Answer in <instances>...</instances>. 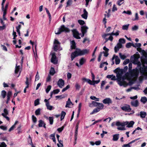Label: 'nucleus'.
<instances>
[{
	"instance_id": "obj_1",
	"label": "nucleus",
	"mask_w": 147,
	"mask_h": 147,
	"mask_svg": "<svg viewBox=\"0 0 147 147\" xmlns=\"http://www.w3.org/2000/svg\"><path fill=\"white\" fill-rule=\"evenodd\" d=\"M129 71L126 72L124 76L125 77V79H127L128 80H130L134 79L137 78L139 75V70L138 68H136L132 69V64L129 63L128 65Z\"/></svg>"
},
{
	"instance_id": "obj_2",
	"label": "nucleus",
	"mask_w": 147,
	"mask_h": 147,
	"mask_svg": "<svg viewBox=\"0 0 147 147\" xmlns=\"http://www.w3.org/2000/svg\"><path fill=\"white\" fill-rule=\"evenodd\" d=\"M89 51V50L87 49L81 50L80 49H76V51L72 53L71 54V61H73L76 57L87 54L88 53Z\"/></svg>"
},
{
	"instance_id": "obj_3",
	"label": "nucleus",
	"mask_w": 147,
	"mask_h": 147,
	"mask_svg": "<svg viewBox=\"0 0 147 147\" xmlns=\"http://www.w3.org/2000/svg\"><path fill=\"white\" fill-rule=\"evenodd\" d=\"M69 31L70 30L68 28L66 27L64 25H62L60 27L55 30V33L56 34H59L63 32H69Z\"/></svg>"
},
{
	"instance_id": "obj_4",
	"label": "nucleus",
	"mask_w": 147,
	"mask_h": 147,
	"mask_svg": "<svg viewBox=\"0 0 147 147\" xmlns=\"http://www.w3.org/2000/svg\"><path fill=\"white\" fill-rule=\"evenodd\" d=\"M140 57V56H132L131 58L133 63L135 64H137L138 67L141 65V64L140 62L138 61V59Z\"/></svg>"
},
{
	"instance_id": "obj_5",
	"label": "nucleus",
	"mask_w": 147,
	"mask_h": 147,
	"mask_svg": "<svg viewBox=\"0 0 147 147\" xmlns=\"http://www.w3.org/2000/svg\"><path fill=\"white\" fill-rule=\"evenodd\" d=\"M121 108L123 110L127 112H130L131 109L130 106L128 105H125L121 107Z\"/></svg>"
},
{
	"instance_id": "obj_6",
	"label": "nucleus",
	"mask_w": 147,
	"mask_h": 147,
	"mask_svg": "<svg viewBox=\"0 0 147 147\" xmlns=\"http://www.w3.org/2000/svg\"><path fill=\"white\" fill-rule=\"evenodd\" d=\"M72 32L73 33L74 36L77 39H80L81 38L79 36V35H81V34H79L78 32L75 29H74L72 30Z\"/></svg>"
},
{
	"instance_id": "obj_7",
	"label": "nucleus",
	"mask_w": 147,
	"mask_h": 147,
	"mask_svg": "<svg viewBox=\"0 0 147 147\" xmlns=\"http://www.w3.org/2000/svg\"><path fill=\"white\" fill-rule=\"evenodd\" d=\"M52 58L51 59V62L56 64L57 63V61L56 59V56L55 55V53H53L52 54Z\"/></svg>"
},
{
	"instance_id": "obj_8",
	"label": "nucleus",
	"mask_w": 147,
	"mask_h": 147,
	"mask_svg": "<svg viewBox=\"0 0 147 147\" xmlns=\"http://www.w3.org/2000/svg\"><path fill=\"white\" fill-rule=\"evenodd\" d=\"M60 44V42L59 41L56 40L55 39V41L54 42L53 45V49L55 51H56L58 50V45Z\"/></svg>"
},
{
	"instance_id": "obj_9",
	"label": "nucleus",
	"mask_w": 147,
	"mask_h": 147,
	"mask_svg": "<svg viewBox=\"0 0 147 147\" xmlns=\"http://www.w3.org/2000/svg\"><path fill=\"white\" fill-rule=\"evenodd\" d=\"M49 99H50L48 100H47L45 99L44 100V102L46 103V105L47 107V109L50 110H51L53 109V107L52 106L50 105H49V102L48 101V100Z\"/></svg>"
},
{
	"instance_id": "obj_10",
	"label": "nucleus",
	"mask_w": 147,
	"mask_h": 147,
	"mask_svg": "<svg viewBox=\"0 0 147 147\" xmlns=\"http://www.w3.org/2000/svg\"><path fill=\"white\" fill-rule=\"evenodd\" d=\"M57 85L60 88H62L64 85V82L62 79H60L57 82Z\"/></svg>"
},
{
	"instance_id": "obj_11",
	"label": "nucleus",
	"mask_w": 147,
	"mask_h": 147,
	"mask_svg": "<svg viewBox=\"0 0 147 147\" xmlns=\"http://www.w3.org/2000/svg\"><path fill=\"white\" fill-rule=\"evenodd\" d=\"M122 47V45L120 43H118L114 47V51L115 53H117L119 50V49Z\"/></svg>"
},
{
	"instance_id": "obj_12",
	"label": "nucleus",
	"mask_w": 147,
	"mask_h": 147,
	"mask_svg": "<svg viewBox=\"0 0 147 147\" xmlns=\"http://www.w3.org/2000/svg\"><path fill=\"white\" fill-rule=\"evenodd\" d=\"M103 103L105 104H109L112 103L111 100L109 98H106L102 100Z\"/></svg>"
},
{
	"instance_id": "obj_13",
	"label": "nucleus",
	"mask_w": 147,
	"mask_h": 147,
	"mask_svg": "<svg viewBox=\"0 0 147 147\" xmlns=\"http://www.w3.org/2000/svg\"><path fill=\"white\" fill-rule=\"evenodd\" d=\"M128 123V121L124 122L122 123L117 121L116 122V125L117 126H124L127 125Z\"/></svg>"
},
{
	"instance_id": "obj_14",
	"label": "nucleus",
	"mask_w": 147,
	"mask_h": 147,
	"mask_svg": "<svg viewBox=\"0 0 147 147\" xmlns=\"http://www.w3.org/2000/svg\"><path fill=\"white\" fill-rule=\"evenodd\" d=\"M118 83L120 86H123L125 87H126L128 85L127 83L123 81H119Z\"/></svg>"
},
{
	"instance_id": "obj_15",
	"label": "nucleus",
	"mask_w": 147,
	"mask_h": 147,
	"mask_svg": "<svg viewBox=\"0 0 147 147\" xmlns=\"http://www.w3.org/2000/svg\"><path fill=\"white\" fill-rule=\"evenodd\" d=\"M84 13L81 16L82 18L87 19L88 17V13L85 9H84L83 10Z\"/></svg>"
},
{
	"instance_id": "obj_16",
	"label": "nucleus",
	"mask_w": 147,
	"mask_h": 147,
	"mask_svg": "<svg viewBox=\"0 0 147 147\" xmlns=\"http://www.w3.org/2000/svg\"><path fill=\"white\" fill-rule=\"evenodd\" d=\"M131 104L132 106L136 107L138 106V102L137 100H132L131 102Z\"/></svg>"
},
{
	"instance_id": "obj_17",
	"label": "nucleus",
	"mask_w": 147,
	"mask_h": 147,
	"mask_svg": "<svg viewBox=\"0 0 147 147\" xmlns=\"http://www.w3.org/2000/svg\"><path fill=\"white\" fill-rule=\"evenodd\" d=\"M88 28V27L86 26H81V30L82 32H84L86 33L87 32V30Z\"/></svg>"
},
{
	"instance_id": "obj_18",
	"label": "nucleus",
	"mask_w": 147,
	"mask_h": 147,
	"mask_svg": "<svg viewBox=\"0 0 147 147\" xmlns=\"http://www.w3.org/2000/svg\"><path fill=\"white\" fill-rule=\"evenodd\" d=\"M82 80L84 82H87L90 85H92V81L88 79H87L86 78H84L82 79Z\"/></svg>"
},
{
	"instance_id": "obj_19",
	"label": "nucleus",
	"mask_w": 147,
	"mask_h": 147,
	"mask_svg": "<svg viewBox=\"0 0 147 147\" xmlns=\"http://www.w3.org/2000/svg\"><path fill=\"white\" fill-rule=\"evenodd\" d=\"M39 123L38 126L39 127L43 126L45 128H46L45 124L42 120H40L39 121Z\"/></svg>"
},
{
	"instance_id": "obj_20",
	"label": "nucleus",
	"mask_w": 147,
	"mask_h": 147,
	"mask_svg": "<svg viewBox=\"0 0 147 147\" xmlns=\"http://www.w3.org/2000/svg\"><path fill=\"white\" fill-rule=\"evenodd\" d=\"M138 115H140V117L142 118H145L146 115V113L144 111H141L140 114Z\"/></svg>"
},
{
	"instance_id": "obj_21",
	"label": "nucleus",
	"mask_w": 147,
	"mask_h": 147,
	"mask_svg": "<svg viewBox=\"0 0 147 147\" xmlns=\"http://www.w3.org/2000/svg\"><path fill=\"white\" fill-rule=\"evenodd\" d=\"M71 105H73V104L72 102L71 101L70 99L69 98L68 99V100L66 102V105H65L66 107H70L69 106Z\"/></svg>"
},
{
	"instance_id": "obj_22",
	"label": "nucleus",
	"mask_w": 147,
	"mask_h": 147,
	"mask_svg": "<svg viewBox=\"0 0 147 147\" xmlns=\"http://www.w3.org/2000/svg\"><path fill=\"white\" fill-rule=\"evenodd\" d=\"M71 48V49H75L76 48V43L74 40H72L70 42Z\"/></svg>"
},
{
	"instance_id": "obj_23",
	"label": "nucleus",
	"mask_w": 147,
	"mask_h": 147,
	"mask_svg": "<svg viewBox=\"0 0 147 147\" xmlns=\"http://www.w3.org/2000/svg\"><path fill=\"white\" fill-rule=\"evenodd\" d=\"M119 134H115L113 136V141H117L119 138Z\"/></svg>"
},
{
	"instance_id": "obj_24",
	"label": "nucleus",
	"mask_w": 147,
	"mask_h": 147,
	"mask_svg": "<svg viewBox=\"0 0 147 147\" xmlns=\"http://www.w3.org/2000/svg\"><path fill=\"white\" fill-rule=\"evenodd\" d=\"M109 35L111 36H112L113 35H114V31H113L111 33L105 34L102 35V36L103 38H105L107 36Z\"/></svg>"
},
{
	"instance_id": "obj_25",
	"label": "nucleus",
	"mask_w": 147,
	"mask_h": 147,
	"mask_svg": "<svg viewBox=\"0 0 147 147\" xmlns=\"http://www.w3.org/2000/svg\"><path fill=\"white\" fill-rule=\"evenodd\" d=\"M86 59L84 58H82L79 60V63L80 65H83L86 62Z\"/></svg>"
},
{
	"instance_id": "obj_26",
	"label": "nucleus",
	"mask_w": 147,
	"mask_h": 147,
	"mask_svg": "<svg viewBox=\"0 0 147 147\" xmlns=\"http://www.w3.org/2000/svg\"><path fill=\"white\" fill-rule=\"evenodd\" d=\"M18 123V121H16L15 122L14 124L11 127L9 130V131L10 132L15 127L16 125Z\"/></svg>"
},
{
	"instance_id": "obj_27",
	"label": "nucleus",
	"mask_w": 147,
	"mask_h": 147,
	"mask_svg": "<svg viewBox=\"0 0 147 147\" xmlns=\"http://www.w3.org/2000/svg\"><path fill=\"white\" fill-rule=\"evenodd\" d=\"M107 78H111L112 80H115L116 77L113 75H108L107 76Z\"/></svg>"
},
{
	"instance_id": "obj_28",
	"label": "nucleus",
	"mask_w": 147,
	"mask_h": 147,
	"mask_svg": "<svg viewBox=\"0 0 147 147\" xmlns=\"http://www.w3.org/2000/svg\"><path fill=\"white\" fill-rule=\"evenodd\" d=\"M134 123V122L133 121H131L129 123L128 122L127 125V127H133V126Z\"/></svg>"
},
{
	"instance_id": "obj_29",
	"label": "nucleus",
	"mask_w": 147,
	"mask_h": 147,
	"mask_svg": "<svg viewBox=\"0 0 147 147\" xmlns=\"http://www.w3.org/2000/svg\"><path fill=\"white\" fill-rule=\"evenodd\" d=\"M120 61V60L118 56H116L115 57V63L116 65L119 64Z\"/></svg>"
},
{
	"instance_id": "obj_30",
	"label": "nucleus",
	"mask_w": 147,
	"mask_h": 147,
	"mask_svg": "<svg viewBox=\"0 0 147 147\" xmlns=\"http://www.w3.org/2000/svg\"><path fill=\"white\" fill-rule=\"evenodd\" d=\"M9 4V2H7L6 3L5 6V8H4V7L3 8V9H2L3 12H7V10L8 7V6Z\"/></svg>"
},
{
	"instance_id": "obj_31",
	"label": "nucleus",
	"mask_w": 147,
	"mask_h": 147,
	"mask_svg": "<svg viewBox=\"0 0 147 147\" xmlns=\"http://www.w3.org/2000/svg\"><path fill=\"white\" fill-rule=\"evenodd\" d=\"M49 73L50 75L52 76H53L54 74L55 73V71L54 68L52 67H51Z\"/></svg>"
},
{
	"instance_id": "obj_32",
	"label": "nucleus",
	"mask_w": 147,
	"mask_h": 147,
	"mask_svg": "<svg viewBox=\"0 0 147 147\" xmlns=\"http://www.w3.org/2000/svg\"><path fill=\"white\" fill-rule=\"evenodd\" d=\"M97 105V106H98V107L97 108H99L100 110L102 109L104 106V105L102 103L99 102Z\"/></svg>"
},
{
	"instance_id": "obj_33",
	"label": "nucleus",
	"mask_w": 147,
	"mask_h": 147,
	"mask_svg": "<svg viewBox=\"0 0 147 147\" xmlns=\"http://www.w3.org/2000/svg\"><path fill=\"white\" fill-rule=\"evenodd\" d=\"M20 69V66L18 65L17 66V64H16V67H15V73L16 74H17L18 73Z\"/></svg>"
},
{
	"instance_id": "obj_34",
	"label": "nucleus",
	"mask_w": 147,
	"mask_h": 147,
	"mask_svg": "<svg viewBox=\"0 0 147 147\" xmlns=\"http://www.w3.org/2000/svg\"><path fill=\"white\" fill-rule=\"evenodd\" d=\"M50 138H51V139L53 140V141L55 142V143H56V140L55 138V134H52L50 135Z\"/></svg>"
},
{
	"instance_id": "obj_35",
	"label": "nucleus",
	"mask_w": 147,
	"mask_h": 147,
	"mask_svg": "<svg viewBox=\"0 0 147 147\" xmlns=\"http://www.w3.org/2000/svg\"><path fill=\"white\" fill-rule=\"evenodd\" d=\"M66 113L65 112L63 111H62L61 112V120L64 119V117Z\"/></svg>"
},
{
	"instance_id": "obj_36",
	"label": "nucleus",
	"mask_w": 147,
	"mask_h": 147,
	"mask_svg": "<svg viewBox=\"0 0 147 147\" xmlns=\"http://www.w3.org/2000/svg\"><path fill=\"white\" fill-rule=\"evenodd\" d=\"M141 101L144 103H145L147 101V99L146 97H142L141 99Z\"/></svg>"
},
{
	"instance_id": "obj_37",
	"label": "nucleus",
	"mask_w": 147,
	"mask_h": 147,
	"mask_svg": "<svg viewBox=\"0 0 147 147\" xmlns=\"http://www.w3.org/2000/svg\"><path fill=\"white\" fill-rule=\"evenodd\" d=\"M140 72L142 74H144L146 72V69L144 67H141L140 69Z\"/></svg>"
},
{
	"instance_id": "obj_38",
	"label": "nucleus",
	"mask_w": 147,
	"mask_h": 147,
	"mask_svg": "<svg viewBox=\"0 0 147 147\" xmlns=\"http://www.w3.org/2000/svg\"><path fill=\"white\" fill-rule=\"evenodd\" d=\"M6 94V92L5 90H3L1 91V95L3 98L5 97Z\"/></svg>"
},
{
	"instance_id": "obj_39",
	"label": "nucleus",
	"mask_w": 147,
	"mask_h": 147,
	"mask_svg": "<svg viewBox=\"0 0 147 147\" xmlns=\"http://www.w3.org/2000/svg\"><path fill=\"white\" fill-rule=\"evenodd\" d=\"M104 38L106 40L105 42H106L108 40H110L111 41H112L113 39V37L112 36H110L108 38H107L105 37V38Z\"/></svg>"
},
{
	"instance_id": "obj_40",
	"label": "nucleus",
	"mask_w": 147,
	"mask_h": 147,
	"mask_svg": "<svg viewBox=\"0 0 147 147\" xmlns=\"http://www.w3.org/2000/svg\"><path fill=\"white\" fill-rule=\"evenodd\" d=\"M132 46H133L134 47H140L141 46V44L140 43H136L135 44H132Z\"/></svg>"
},
{
	"instance_id": "obj_41",
	"label": "nucleus",
	"mask_w": 147,
	"mask_h": 147,
	"mask_svg": "<svg viewBox=\"0 0 147 147\" xmlns=\"http://www.w3.org/2000/svg\"><path fill=\"white\" fill-rule=\"evenodd\" d=\"M90 98L92 100H94L96 101H98L99 100V98H96L95 96H91L90 97Z\"/></svg>"
},
{
	"instance_id": "obj_42",
	"label": "nucleus",
	"mask_w": 147,
	"mask_h": 147,
	"mask_svg": "<svg viewBox=\"0 0 147 147\" xmlns=\"http://www.w3.org/2000/svg\"><path fill=\"white\" fill-rule=\"evenodd\" d=\"M40 109L39 108L36 110L35 113L36 115H38L40 114Z\"/></svg>"
},
{
	"instance_id": "obj_43",
	"label": "nucleus",
	"mask_w": 147,
	"mask_h": 147,
	"mask_svg": "<svg viewBox=\"0 0 147 147\" xmlns=\"http://www.w3.org/2000/svg\"><path fill=\"white\" fill-rule=\"evenodd\" d=\"M78 130L76 129L75 131V141H76L77 139V136H78Z\"/></svg>"
},
{
	"instance_id": "obj_44",
	"label": "nucleus",
	"mask_w": 147,
	"mask_h": 147,
	"mask_svg": "<svg viewBox=\"0 0 147 147\" xmlns=\"http://www.w3.org/2000/svg\"><path fill=\"white\" fill-rule=\"evenodd\" d=\"M119 43L121 44H124L125 42V40L124 38H120L119 40Z\"/></svg>"
},
{
	"instance_id": "obj_45",
	"label": "nucleus",
	"mask_w": 147,
	"mask_h": 147,
	"mask_svg": "<svg viewBox=\"0 0 147 147\" xmlns=\"http://www.w3.org/2000/svg\"><path fill=\"white\" fill-rule=\"evenodd\" d=\"M124 0H119L117 1V4L119 6L121 5L123 3Z\"/></svg>"
},
{
	"instance_id": "obj_46",
	"label": "nucleus",
	"mask_w": 147,
	"mask_h": 147,
	"mask_svg": "<svg viewBox=\"0 0 147 147\" xmlns=\"http://www.w3.org/2000/svg\"><path fill=\"white\" fill-rule=\"evenodd\" d=\"M119 55L120 58L123 60L126 57L125 55H122L121 53H119Z\"/></svg>"
},
{
	"instance_id": "obj_47",
	"label": "nucleus",
	"mask_w": 147,
	"mask_h": 147,
	"mask_svg": "<svg viewBox=\"0 0 147 147\" xmlns=\"http://www.w3.org/2000/svg\"><path fill=\"white\" fill-rule=\"evenodd\" d=\"M129 25V24L123 25L122 26V29L123 30H127Z\"/></svg>"
},
{
	"instance_id": "obj_48",
	"label": "nucleus",
	"mask_w": 147,
	"mask_h": 147,
	"mask_svg": "<svg viewBox=\"0 0 147 147\" xmlns=\"http://www.w3.org/2000/svg\"><path fill=\"white\" fill-rule=\"evenodd\" d=\"M49 119L50 122V124L51 125L52 124L53 121V117H49Z\"/></svg>"
},
{
	"instance_id": "obj_49",
	"label": "nucleus",
	"mask_w": 147,
	"mask_h": 147,
	"mask_svg": "<svg viewBox=\"0 0 147 147\" xmlns=\"http://www.w3.org/2000/svg\"><path fill=\"white\" fill-rule=\"evenodd\" d=\"M100 80L99 79L97 80H94L92 81V85H94L95 84H97L100 82Z\"/></svg>"
},
{
	"instance_id": "obj_50",
	"label": "nucleus",
	"mask_w": 147,
	"mask_h": 147,
	"mask_svg": "<svg viewBox=\"0 0 147 147\" xmlns=\"http://www.w3.org/2000/svg\"><path fill=\"white\" fill-rule=\"evenodd\" d=\"M51 86L50 85H49L48 86L47 88L46 89V91L47 93H48L49 91L51 89Z\"/></svg>"
},
{
	"instance_id": "obj_51",
	"label": "nucleus",
	"mask_w": 147,
	"mask_h": 147,
	"mask_svg": "<svg viewBox=\"0 0 147 147\" xmlns=\"http://www.w3.org/2000/svg\"><path fill=\"white\" fill-rule=\"evenodd\" d=\"M75 87L76 89L78 90H79L80 88V85L78 83L76 84Z\"/></svg>"
},
{
	"instance_id": "obj_52",
	"label": "nucleus",
	"mask_w": 147,
	"mask_h": 147,
	"mask_svg": "<svg viewBox=\"0 0 147 147\" xmlns=\"http://www.w3.org/2000/svg\"><path fill=\"white\" fill-rule=\"evenodd\" d=\"M78 22L81 25H83L85 23L84 21L82 20H78Z\"/></svg>"
},
{
	"instance_id": "obj_53",
	"label": "nucleus",
	"mask_w": 147,
	"mask_h": 147,
	"mask_svg": "<svg viewBox=\"0 0 147 147\" xmlns=\"http://www.w3.org/2000/svg\"><path fill=\"white\" fill-rule=\"evenodd\" d=\"M39 100L38 99H37L35 100L34 102V105L35 106H37L39 104Z\"/></svg>"
},
{
	"instance_id": "obj_54",
	"label": "nucleus",
	"mask_w": 147,
	"mask_h": 147,
	"mask_svg": "<svg viewBox=\"0 0 147 147\" xmlns=\"http://www.w3.org/2000/svg\"><path fill=\"white\" fill-rule=\"evenodd\" d=\"M137 50L140 52H142L144 53L145 52V51L144 50H142V49L140 47H138L137 49Z\"/></svg>"
},
{
	"instance_id": "obj_55",
	"label": "nucleus",
	"mask_w": 147,
	"mask_h": 147,
	"mask_svg": "<svg viewBox=\"0 0 147 147\" xmlns=\"http://www.w3.org/2000/svg\"><path fill=\"white\" fill-rule=\"evenodd\" d=\"M140 130L141 131H142V129L139 127H137L133 131L132 133V134H134V133L136 132L137 130Z\"/></svg>"
},
{
	"instance_id": "obj_56",
	"label": "nucleus",
	"mask_w": 147,
	"mask_h": 147,
	"mask_svg": "<svg viewBox=\"0 0 147 147\" xmlns=\"http://www.w3.org/2000/svg\"><path fill=\"white\" fill-rule=\"evenodd\" d=\"M70 86L69 85H67L65 88H63L62 90V92H63L64 91H65L66 90H67L69 88H70Z\"/></svg>"
},
{
	"instance_id": "obj_57",
	"label": "nucleus",
	"mask_w": 147,
	"mask_h": 147,
	"mask_svg": "<svg viewBox=\"0 0 147 147\" xmlns=\"http://www.w3.org/2000/svg\"><path fill=\"white\" fill-rule=\"evenodd\" d=\"M139 20V17L138 16V14L137 13H135V18L133 19V21H135L138 20Z\"/></svg>"
},
{
	"instance_id": "obj_58",
	"label": "nucleus",
	"mask_w": 147,
	"mask_h": 147,
	"mask_svg": "<svg viewBox=\"0 0 147 147\" xmlns=\"http://www.w3.org/2000/svg\"><path fill=\"white\" fill-rule=\"evenodd\" d=\"M26 84L27 85L26 88H28L29 87V84L28 82V77L26 78V81L25 82Z\"/></svg>"
},
{
	"instance_id": "obj_59",
	"label": "nucleus",
	"mask_w": 147,
	"mask_h": 147,
	"mask_svg": "<svg viewBox=\"0 0 147 147\" xmlns=\"http://www.w3.org/2000/svg\"><path fill=\"white\" fill-rule=\"evenodd\" d=\"M32 119L34 123H36V122L37 120L36 117L34 115H32Z\"/></svg>"
},
{
	"instance_id": "obj_60",
	"label": "nucleus",
	"mask_w": 147,
	"mask_h": 147,
	"mask_svg": "<svg viewBox=\"0 0 147 147\" xmlns=\"http://www.w3.org/2000/svg\"><path fill=\"white\" fill-rule=\"evenodd\" d=\"M60 92V90L59 89H56L55 90H54L53 92V94H57Z\"/></svg>"
},
{
	"instance_id": "obj_61",
	"label": "nucleus",
	"mask_w": 147,
	"mask_h": 147,
	"mask_svg": "<svg viewBox=\"0 0 147 147\" xmlns=\"http://www.w3.org/2000/svg\"><path fill=\"white\" fill-rule=\"evenodd\" d=\"M138 26L136 25H135L132 27V29L133 30H136L138 29Z\"/></svg>"
},
{
	"instance_id": "obj_62",
	"label": "nucleus",
	"mask_w": 147,
	"mask_h": 147,
	"mask_svg": "<svg viewBox=\"0 0 147 147\" xmlns=\"http://www.w3.org/2000/svg\"><path fill=\"white\" fill-rule=\"evenodd\" d=\"M132 43L130 42L127 43L126 45V47L127 48H129L131 46H132Z\"/></svg>"
},
{
	"instance_id": "obj_63",
	"label": "nucleus",
	"mask_w": 147,
	"mask_h": 147,
	"mask_svg": "<svg viewBox=\"0 0 147 147\" xmlns=\"http://www.w3.org/2000/svg\"><path fill=\"white\" fill-rule=\"evenodd\" d=\"M6 146L7 145L4 142H2L0 144V147H6Z\"/></svg>"
},
{
	"instance_id": "obj_64",
	"label": "nucleus",
	"mask_w": 147,
	"mask_h": 147,
	"mask_svg": "<svg viewBox=\"0 0 147 147\" xmlns=\"http://www.w3.org/2000/svg\"><path fill=\"white\" fill-rule=\"evenodd\" d=\"M129 62V60L128 59H126L123 62V64L124 65H126L128 64Z\"/></svg>"
}]
</instances>
